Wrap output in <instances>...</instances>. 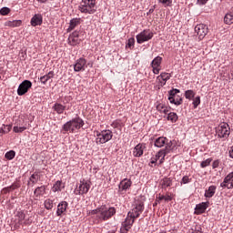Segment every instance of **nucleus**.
<instances>
[{
    "label": "nucleus",
    "mask_w": 233,
    "mask_h": 233,
    "mask_svg": "<svg viewBox=\"0 0 233 233\" xmlns=\"http://www.w3.org/2000/svg\"><path fill=\"white\" fill-rule=\"evenodd\" d=\"M157 202L159 203L160 201H163L164 200V195H161V194H158V198H157Z\"/></svg>",
    "instance_id": "052dcab7"
},
{
    "label": "nucleus",
    "mask_w": 233,
    "mask_h": 233,
    "mask_svg": "<svg viewBox=\"0 0 233 233\" xmlns=\"http://www.w3.org/2000/svg\"><path fill=\"white\" fill-rule=\"evenodd\" d=\"M132 187V180L128 179V178H124L119 186L118 188L119 190H128V188H130Z\"/></svg>",
    "instance_id": "393cba45"
},
{
    "label": "nucleus",
    "mask_w": 233,
    "mask_h": 233,
    "mask_svg": "<svg viewBox=\"0 0 233 233\" xmlns=\"http://www.w3.org/2000/svg\"><path fill=\"white\" fill-rule=\"evenodd\" d=\"M5 157V159H9V161L14 159V157H15V151L10 150L6 152Z\"/></svg>",
    "instance_id": "79ce46f5"
},
{
    "label": "nucleus",
    "mask_w": 233,
    "mask_h": 233,
    "mask_svg": "<svg viewBox=\"0 0 233 233\" xmlns=\"http://www.w3.org/2000/svg\"><path fill=\"white\" fill-rule=\"evenodd\" d=\"M65 188V184L61 180H57L52 187V192H61Z\"/></svg>",
    "instance_id": "c756f323"
},
{
    "label": "nucleus",
    "mask_w": 233,
    "mask_h": 233,
    "mask_svg": "<svg viewBox=\"0 0 233 233\" xmlns=\"http://www.w3.org/2000/svg\"><path fill=\"white\" fill-rule=\"evenodd\" d=\"M2 192H3L4 194H8V193L12 192V188L10 187V186H9V187H4V188L2 189Z\"/></svg>",
    "instance_id": "6e6d98bb"
},
{
    "label": "nucleus",
    "mask_w": 233,
    "mask_h": 233,
    "mask_svg": "<svg viewBox=\"0 0 233 233\" xmlns=\"http://www.w3.org/2000/svg\"><path fill=\"white\" fill-rule=\"evenodd\" d=\"M190 181H192V178L188 177V176H185L181 179L180 184L181 185H187V184L190 183Z\"/></svg>",
    "instance_id": "de8ad7c7"
},
{
    "label": "nucleus",
    "mask_w": 233,
    "mask_h": 233,
    "mask_svg": "<svg viewBox=\"0 0 233 233\" xmlns=\"http://www.w3.org/2000/svg\"><path fill=\"white\" fill-rule=\"evenodd\" d=\"M39 181H41V175L37 172H35L29 177L27 185H28V187H34V185H37V183H39Z\"/></svg>",
    "instance_id": "412c9836"
},
{
    "label": "nucleus",
    "mask_w": 233,
    "mask_h": 233,
    "mask_svg": "<svg viewBox=\"0 0 233 233\" xmlns=\"http://www.w3.org/2000/svg\"><path fill=\"white\" fill-rule=\"evenodd\" d=\"M219 167V160H215L212 164L213 168H218Z\"/></svg>",
    "instance_id": "13d9d810"
},
{
    "label": "nucleus",
    "mask_w": 233,
    "mask_h": 233,
    "mask_svg": "<svg viewBox=\"0 0 233 233\" xmlns=\"http://www.w3.org/2000/svg\"><path fill=\"white\" fill-rule=\"evenodd\" d=\"M55 76L56 74L54 73V71H49L46 75L40 77L41 84L46 85V83H48L50 79H54Z\"/></svg>",
    "instance_id": "a878e982"
},
{
    "label": "nucleus",
    "mask_w": 233,
    "mask_h": 233,
    "mask_svg": "<svg viewBox=\"0 0 233 233\" xmlns=\"http://www.w3.org/2000/svg\"><path fill=\"white\" fill-rule=\"evenodd\" d=\"M160 186L161 188L164 190H167L168 187H172V179L170 177H165L162 180H160Z\"/></svg>",
    "instance_id": "c85d7f7f"
},
{
    "label": "nucleus",
    "mask_w": 233,
    "mask_h": 233,
    "mask_svg": "<svg viewBox=\"0 0 233 233\" xmlns=\"http://www.w3.org/2000/svg\"><path fill=\"white\" fill-rule=\"evenodd\" d=\"M216 186H210L208 189L205 191V198H213L214 194H216Z\"/></svg>",
    "instance_id": "72a5a7b5"
},
{
    "label": "nucleus",
    "mask_w": 233,
    "mask_h": 233,
    "mask_svg": "<svg viewBox=\"0 0 233 233\" xmlns=\"http://www.w3.org/2000/svg\"><path fill=\"white\" fill-rule=\"evenodd\" d=\"M208 207H210V202L208 201L198 204L195 208L196 214H205Z\"/></svg>",
    "instance_id": "5701e85b"
},
{
    "label": "nucleus",
    "mask_w": 233,
    "mask_h": 233,
    "mask_svg": "<svg viewBox=\"0 0 233 233\" xmlns=\"http://www.w3.org/2000/svg\"><path fill=\"white\" fill-rule=\"evenodd\" d=\"M229 157L233 159V146L229 149Z\"/></svg>",
    "instance_id": "680f3d73"
},
{
    "label": "nucleus",
    "mask_w": 233,
    "mask_h": 233,
    "mask_svg": "<svg viewBox=\"0 0 233 233\" xmlns=\"http://www.w3.org/2000/svg\"><path fill=\"white\" fill-rule=\"evenodd\" d=\"M216 134L218 137L223 139V141H227L228 136H230V126L227 122L220 123L216 128Z\"/></svg>",
    "instance_id": "39448f33"
},
{
    "label": "nucleus",
    "mask_w": 233,
    "mask_h": 233,
    "mask_svg": "<svg viewBox=\"0 0 233 233\" xmlns=\"http://www.w3.org/2000/svg\"><path fill=\"white\" fill-rule=\"evenodd\" d=\"M170 150H172V141H169V144L166 146V148L160 149L157 154H156V158L160 159L159 160V165H162V163H165V157L167 154L170 153Z\"/></svg>",
    "instance_id": "9b49d317"
},
{
    "label": "nucleus",
    "mask_w": 233,
    "mask_h": 233,
    "mask_svg": "<svg viewBox=\"0 0 233 233\" xmlns=\"http://www.w3.org/2000/svg\"><path fill=\"white\" fill-rule=\"evenodd\" d=\"M180 92L181 91L179 89H176V88H173L170 91H168V101L172 105H176L177 106H179V105H182L183 98H179V100H176V96H177V94H180Z\"/></svg>",
    "instance_id": "ddd939ff"
},
{
    "label": "nucleus",
    "mask_w": 233,
    "mask_h": 233,
    "mask_svg": "<svg viewBox=\"0 0 233 233\" xmlns=\"http://www.w3.org/2000/svg\"><path fill=\"white\" fill-rule=\"evenodd\" d=\"M32 88V82L30 80H24L18 86L17 94L19 96H25Z\"/></svg>",
    "instance_id": "4468645a"
},
{
    "label": "nucleus",
    "mask_w": 233,
    "mask_h": 233,
    "mask_svg": "<svg viewBox=\"0 0 233 233\" xmlns=\"http://www.w3.org/2000/svg\"><path fill=\"white\" fill-rule=\"evenodd\" d=\"M199 105H201V97L197 96L193 99V106H194V108H198V106H199Z\"/></svg>",
    "instance_id": "c03bdc74"
},
{
    "label": "nucleus",
    "mask_w": 233,
    "mask_h": 233,
    "mask_svg": "<svg viewBox=\"0 0 233 233\" xmlns=\"http://www.w3.org/2000/svg\"><path fill=\"white\" fill-rule=\"evenodd\" d=\"M78 10L81 14H96V0H82Z\"/></svg>",
    "instance_id": "7ed1b4c3"
},
{
    "label": "nucleus",
    "mask_w": 233,
    "mask_h": 233,
    "mask_svg": "<svg viewBox=\"0 0 233 233\" xmlns=\"http://www.w3.org/2000/svg\"><path fill=\"white\" fill-rule=\"evenodd\" d=\"M11 10L8 7H3L0 9L1 15H8L10 14Z\"/></svg>",
    "instance_id": "09e8293b"
},
{
    "label": "nucleus",
    "mask_w": 233,
    "mask_h": 233,
    "mask_svg": "<svg viewBox=\"0 0 233 233\" xmlns=\"http://www.w3.org/2000/svg\"><path fill=\"white\" fill-rule=\"evenodd\" d=\"M179 99H181V97H179V96H175V101H179Z\"/></svg>",
    "instance_id": "69168bd1"
},
{
    "label": "nucleus",
    "mask_w": 233,
    "mask_h": 233,
    "mask_svg": "<svg viewBox=\"0 0 233 233\" xmlns=\"http://www.w3.org/2000/svg\"><path fill=\"white\" fill-rule=\"evenodd\" d=\"M196 96V92H194L193 90H187L185 92V97L186 99H193V97H195Z\"/></svg>",
    "instance_id": "a19ab883"
},
{
    "label": "nucleus",
    "mask_w": 233,
    "mask_h": 233,
    "mask_svg": "<svg viewBox=\"0 0 233 233\" xmlns=\"http://www.w3.org/2000/svg\"><path fill=\"white\" fill-rule=\"evenodd\" d=\"M172 199H173L172 195L170 194L164 195V201H166V203H168V201H172Z\"/></svg>",
    "instance_id": "603ef678"
},
{
    "label": "nucleus",
    "mask_w": 233,
    "mask_h": 233,
    "mask_svg": "<svg viewBox=\"0 0 233 233\" xmlns=\"http://www.w3.org/2000/svg\"><path fill=\"white\" fill-rule=\"evenodd\" d=\"M157 205V200H156L153 206L156 207Z\"/></svg>",
    "instance_id": "338daca9"
},
{
    "label": "nucleus",
    "mask_w": 233,
    "mask_h": 233,
    "mask_svg": "<svg viewBox=\"0 0 233 233\" xmlns=\"http://www.w3.org/2000/svg\"><path fill=\"white\" fill-rule=\"evenodd\" d=\"M34 194L35 198H40V196H45V194H46V186L37 187L35 189Z\"/></svg>",
    "instance_id": "7c9ffc66"
},
{
    "label": "nucleus",
    "mask_w": 233,
    "mask_h": 233,
    "mask_svg": "<svg viewBox=\"0 0 233 233\" xmlns=\"http://www.w3.org/2000/svg\"><path fill=\"white\" fill-rule=\"evenodd\" d=\"M68 208V202L66 201H62L58 204L57 206V210H56V216L60 217L66 212V209Z\"/></svg>",
    "instance_id": "b1692460"
},
{
    "label": "nucleus",
    "mask_w": 233,
    "mask_h": 233,
    "mask_svg": "<svg viewBox=\"0 0 233 233\" xmlns=\"http://www.w3.org/2000/svg\"><path fill=\"white\" fill-rule=\"evenodd\" d=\"M145 210V202L139 199H136L132 205L131 210L127 213L129 216L133 217V218L137 219L143 214Z\"/></svg>",
    "instance_id": "20e7f679"
},
{
    "label": "nucleus",
    "mask_w": 233,
    "mask_h": 233,
    "mask_svg": "<svg viewBox=\"0 0 233 233\" xmlns=\"http://www.w3.org/2000/svg\"><path fill=\"white\" fill-rule=\"evenodd\" d=\"M27 128L26 126H15L13 127V132H15V134H22V132H25Z\"/></svg>",
    "instance_id": "4c0bfd02"
},
{
    "label": "nucleus",
    "mask_w": 233,
    "mask_h": 233,
    "mask_svg": "<svg viewBox=\"0 0 233 233\" xmlns=\"http://www.w3.org/2000/svg\"><path fill=\"white\" fill-rule=\"evenodd\" d=\"M66 106H63L60 103H56L53 106V110H55V112H56V114H63V112H65Z\"/></svg>",
    "instance_id": "2f4dec72"
},
{
    "label": "nucleus",
    "mask_w": 233,
    "mask_h": 233,
    "mask_svg": "<svg viewBox=\"0 0 233 233\" xmlns=\"http://www.w3.org/2000/svg\"><path fill=\"white\" fill-rule=\"evenodd\" d=\"M152 68H153V73L155 74H159V72H161V67L152 66Z\"/></svg>",
    "instance_id": "4d7b16f0"
},
{
    "label": "nucleus",
    "mask_w": 233,
    "mask_h": 233,
    "mask_svg": "<svg viewBox=\"0 0 233 233\" xmlns=\"http://www.w3.org/2000/svg\"><path fill=\"white\" fill-rule=\"evenodd\" d=\"M31 26H41L43 25V15L41 14H35L31 18Z\"/></svg>",
    "instance_id": "4be33fe9"
},
{
    "label": "nucleus",
    "mask_w": 233,
    "mask_h": 233,
    "mask_svg": "<svg viewBox=\"0 0 233 233\" xmlns=\"http://www.w3.org/2000/svg\"><path fill=\"white\" fill-rule=\"evenodd\" d=\"M225 25H233V13H227L224 16Z\"/></svg>",
    "instance_id": "c9c22d12"
},
{
    "label": "nucleus",
    "mask_w": 233,
    "mask_h": 233,
    "mask_svg": "<svg viewBox=\"0 0 233 233\" xmlns=\"http://www.w3.org/2000/svg\"><path fill=\"white\" fill-rule=\"evenodd\" d=\"M152 37H154V33L150 29L143 30L137 35V43H138V45H143V43L150 41Z\"/></svg>",
    "instance_id": "0eeeda50"
},
{
    "label": "nucleus",
    "mask_w": 233,
    "mask_h": 233,
    "mask_svg": "<svg viewBox=\"0 0 233 233\" xmlns=\"http://www.w3.org/2000/svg\"><path fill=\"white\" fill-rule=\"evenodd\" d=\"M38 3H46L48 0H37Z\"/></svg>",
    "instance_id": "0e129e2a"
},
{
    "label": "nucleus",
    "mask_w": 233,
    "mask_h": 233,
    "mask_svg": "<svg viewBox=\"0 0 233 233\" xmlns=\"http://www.w3.org/2000/svg\"><path fill=\"white\" fill-rule=\"evenodd\" d=\"M168 145H170V142H168V138H167L166 137H159L154 141V146L157 148H162V147H165V148H167Z\"/></svg>",
    "instance_id": "6ab92c4d"
},
{
    "label": "nucleus",
    "mask_w": 233,
    "mask_h": 233,
    "mask_svg": "<svg viewBox=\"0 0 233 233\" xmlns=\"http://www.w3.org/2000/svg\"><path fill=\"white\" fill-rule=\"evenodd\" d=\"M21 20H13V21H7L5 22V26H10L11 28H16L18 26H21L22 25Z\"/></svg>",
    "instance_id": "473e14b6"
},
{
    "label": "nucleus",
    "mask_w": 233,
    "mask_h": 233,
    "mask_svg": "<svg viewBox=\"0 0 233 233\" xmlns=\"http://www.w3.org/2000/svg\"><path fill=\"white\" fill-rule=\"evenodd\" d=\"M111 127L113 128H119L121 127V122L119 120H115L112 124Z\"/></svg>",
    "instance_id": "3c124183"
},
{
    "label": "nucleus",
    "mask_w": 233,
    "mask_h": 233,
    "mask_svg": "<svg viewBox=\"0 0 233 233\" xmlns=\"http://www.w3.org/2000/svg\"><path fill=\"white\" fill-rule=\"evenodd\" d=\"M81 25V18H73L70 20L69 27L67 28V32H72V30L76 29V26Z\"/></svg>",
    "instance_id": "bb28decb"
},
{
    "label": "nucleus",
    "mask_w": 233,
    "mask_h": 233,
    "mask_svg": "<svg viewBox=\"0 0 233 233\" xmlns=\"http://www.w3.org/2000/svg\"><path fill=\"white\" fill-rule=\"evenodd\" d=\"M87 66L88 65H86V59L79 58L74 65V70L75 72H85Z\"/></svg>",
    "instance_id": "dca6fc26"
},
{
    "label": "nucleus",
    "mask_w": 233,
    "mask_h": 233,
    "mask_svg": "<svg viewBox=\"0 0 233 233\" xmlns=\"http://www.w3.org/2000/svg\"><path fill=\"white\" fill-rule=\"evenodd\" d=\"M85 125V122L80 117L73 118L72 120L66 122L63 126V130L65 132H70L74 134L76 130H79Z\"/></svg>",
    "instance_id": "f03ea898"
},
{
    "label": "nucleus",
    "mask_w": 233,
    "mask_h": 233,
    "mask_svg": "<svg viewBox=\"0 0 233 233\" xmlns=\"http://www.w3.org/2000/svg\"><path fill=\"white\" fill-rule=\"evenodd\" d=\"M82 34V31L73 32L68 37V45H70L71 46H76V45H79V43L83 41V38H81Z\"/></svg>",
    "instance_id": "f8f14e48"
},
{
    "label": "nucleus",
    "mask_w": 233,
    "mask_h": 233,
    "mask_svg": "<svg viewBox=\"0 0 233 233\" xmlns=\"http://www.w3.org/2000/svg\"><path fill=\"white\" fill-rule=\"evenodd\" d=\"M145 150H147V144L139 143L133 149L134 157H141L143 156Z\"/></svg>",
    "instance_id": "a211bd4d"
},
{
    "label": "nucleus",
    "mask_w": 233,
    "mask_h": 233,
    "mask_svg": "<svg viewBox=\"0 0 233 233\" xmlns=\"http://www.w3.org/2000/svg\"><path fill=\"white\" fill-rule=\"evenodd\" d=\"M12 130V125H2L0 127V134H8Z\"/></svg>",
    "instance_id": "ea45409f"
},
{
    "label": "nucleus",
    "mask_w": 233,
    "mask_h": 233,
    "mask_svg": "<svg viewBox=\"0 0 233 233\" xmlns=\"http://www.w3.org/2000/svg\"><path fill=\"white\" fill-rule=\"evenodd\" d=\"M15 127H26V123H25V119L23 118H18L15 122Z\"/></svg>",
    "instance_id": "37998d69"
},
{
    "label": "nucleus",
    "mask_w": 233,
    "mask_h": 233,
    "mask_svg": "<svg viewBox=\"0 0 233 233\" xmlns=\"http://www.w3.org/2000/svg\"><path fill=\"white\" fill-rule=\"evenodd\" d=\"M9 187H11V190H16V188H21V181L16 180Z\"/></svg>",
    "instance_id": "a18cd8bd"
},
{
    "label": "nucleus",
    "mask_w": 233,
    "mask_h": 233,
    "mask_svg": "<svg viewBox=\"0 0 233 233\" xmlns=\"http://www.w3.org/2000/svg\"><path fill=\"white\" fill-rule=\"evenodd\" d=\"M136 222V218L134 217L129 216V213H127V216L125 219V221L122 222V227L120 228L121 233H128V230L132 228V225Z\"/></svg>",
    "instance_id": "1a4fd4ad"
},
{
    "label": "nucleus",
    "mask_w": 233,
    "mask_h": 233,
    "mask_svg": "<svg viewBox=\"0 0 233 233\" xmlns=\"http://www.w3.org/2000/svg\"><path fill=\"white\" fill-rule=\"evenodd\" d=\"M222 188H233V172L229 173L220 184Z\"/></svg>",
    "instance_id": "aec40b11"
},
{
    "label": "nucleus",
    "mask_w": 233,
    "mask_h": 233,
    "mask_svg": "<svg viewBox=\"0 0 233 233\" xmlns=\"http://www.w3.org/2000/svg\"><path fill=\"white\" fill-rule=\"evenodd\" d=\"M167 119V121H171V123H176V121H177L178 119L177 114H176L175 112L168 113Z\"/></svg>",
    "instance_id": "58836bf2"
},
{
    "label": "nucleus",
    "mask_w": 233,
    "mask_h": 233,
    "mask_svg": "<svg viewBox=\"0 0 233 233\" xmlns=\"http://www.w3.org/2000/svg\"><path fill=\"white\" fill-rule=\"evenodd\" d=\"M54 201L55 199L46 198L44 202L45 208L46 210H52L54 208Z\"/></svg>",
    "instance_id": "f704fd0d"
},
{
    "label": "nucleus",
    "mask_w": 233,
    "mask_h": 233,
    "mask_svg": "<svg viewBox=\"0 0 233 233\" xmlns=\"http://www.w3.org/2000/svg\"><path fill=\"white\" fill-rule=\"evenodd\" d=\"M172 77L170 73H161L157 77V81L158 82V88H163L165 85H167V81H168Z\"/></svg>",
    "instance_id": "2eb2a0df"
},
{
    "label": "nucleus",
    "mask_w": 233,
    "mask_h": 233,
    "mask_svg": "<svg viewBox=\"0 0 233 233\" xmlns=\"http://www.w3.org/2000/svg\"><path fill=\"white\" fill-rule=\"evenodd\" d=\"M135 44H136V39H134V38L128 39L127 45H128L129 48H132V46H134Z\"/></svg>",
    "instance_id": "864d4df0"
},
{
    "label": "nucleus",
    "mask_w": 233,
    "mask_h": 233,
    "mask_svg": "<svg viewBox=\"0 0 233 233\" xmlns=\"http://www.w3.org/2000/svg\"><path fill=\"white\" fill-rule=\"evenodd\" d=\"M116 209L114 207L101 206L89 212L90 216H96L98 222L108 221L113 216H116Z\"/></svg>",
    "instance_id": "f257e3e1"
},
{
    "label": "nucleus",
    "mask_w": 233,
    "mask_h": 233,
    "mask_svg": "<svg viewBox=\"0 0 233 233\" xmlns=\"http://www.w3.org/2000/svg\"><path fill=\"white\" fill-rule=\"evenodd\" d=\"M158 3H161L164 6H172V0H158Z\"/></svg>",
    "instance_id": "8fccbe9b"
},
{
    "label": "nucleus",
    "mask_w": 233,
    "mask_h": 233,
    "mask_svg": "<svg viewBox=\"0 0 233 233\" xmlns=\"http://www.w3.org/2000/svg\"><path fill=\"white\" fill-rule=\"evenodd\" d=\"M163 61V57L161 56H157L153 59V61L151 62V66H155V67H161V63Z\"/></svg>",
    "instance_id": "e433bc0d"
},
{
    "label": "nucleus",
    "mask_w": 233,
    "mask_h": 233,
    "mask_svg": "<svg viewBox=\"0 0 233 233\" xmlns=\"http://www.w3.org/2000/svg\"><path fill=\"white\" fill-rule=\"evenodd\" d=\"M195 32L198 36L199 41H203L207 36V34H208V26L205 24H198L195 26Z\"/></svg>",
    "instance_id": "9d476101"
},
{
    "label": "nucleus",
    "mask_w": 233,
    "mask_h": 233,
    "mask_svg": "<svg viewBox=\"0 0 233 233\" xmlns=\"http://www.w3.org/2000/svg\"><path fill=\"white\" fill-rule=\"evenodd\" d=\"M147 14H154V8L149 9Z\"/></svg>",
    "instance_id": "e2e57ef3"
},
{
    "label": "nucleus",
    "mask_w": 233,
    "mask_h": 233,
    "mask_svg": "<svg viewBox=\"0 0 233 233\" xmlns=\"http://www.w3.org/2000/svg\"><path fill=\"white\" fill-rule=\"evenodd\" d=\"M156 108L160 114H168V112H170V106H167L163 103L157 104Z\"/></svg>",
    "instance_id": "cd10ccee"
},
{
    "label": "nucleus",
    "mask_w": 233,
    "mask_h": 233,
    "mask_svg": "<svg viewBox=\"0 0 233 233\" xmlns=\"http://www.w3.org/2000/svg\"><path fill=\"white\" fill-rule=\"evenodd\" d=\"M158 159L155 157H151L149 167H153L152 165H156L157 163Z\"/></svg>",
    "instance_id": "5fc2aeb1"
},
{
    "label": "nucleus",
    "mask_w": 233,
    "mask_h": 233,
    "mask_svg": "<svg viewBox=\"0 0 233 233\" xmlns=\"http://www.w3.org/2000/svg\"><path fill=\"white\" fill-rule=\"evenodd\" d=\"M208 3V0H198V5H207Z\"/></svg>",
    "instance_id": "bf43d9fd"
},
{
    "label": "nucleus",
    "mask_w": 233,
    "mask_h": 233,
    "mask_svg": "<svg viewBox=\"0 0 233 233\" xmlns=\"http://www.w3.org/2000/svg\"><path fill=\"white\" fill-rule=\"evenodd\" d=\"M25 218H26V215L25 214V211H17L15 216V227L16 228H19L21 225H25Z\"/></svg>",
    "instance_id": "f3484780"
},
{
    "label": "nucleus",
    "mask_w": 233,
    "mask_h": 233,
    "mask_svg": "<svg viewBox=\"0 0 233 233\" xmlns=\"http://www.w3.org/2000/svg\"><path fill=\"white\" fill-rule=\"evenodd\" d=\"M212 163V158H208L201 162L200 167L201 168H206V167H208Z\"/></svg>",
    "instance_id": "49530a36"
},
{
    "label": "nucleus",
    "mask_w": 233,
    "mask_h": 233,
    "mask_svg": "<svg viewBox=\"0 0 233 233\" xmlns=\"http://www.w3.org/2000/svg\"><path fill=\"white\" fill-rule=\"evenodd\" d=\"M114 137V133L110 129L102 130L101 132H96V145H105L108 143L110 139Z\"/></svg>",
    "instance_id": "423d86ee"
},
{
    "label": "nucleus",
    "mask_w": 233,
    "mask_h": 233,
    "mask_svg": "<svg viewBox=\"0 0 233 233\" xmlns=\"http://www.w3.org/2000/svg\"><path fill=\"white\" fill-rule=\"evenodd\" d=\"M88 190H90V181L81 180L79 187H76L74 192L76 196H83L88 194Z\"/></svg>",
    "instance_id": "6e6552de"
}]
</instances>
